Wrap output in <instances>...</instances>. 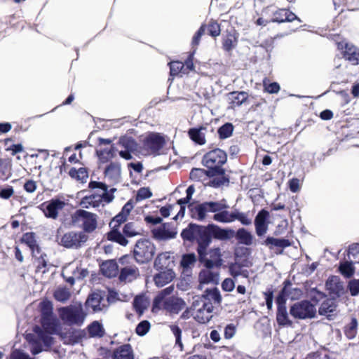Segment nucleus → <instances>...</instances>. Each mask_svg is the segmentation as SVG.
Segmentation results:
<instances>
[{
    "label": "nucleus",
    "instance_id": "obj_1",
    "mask_svg": "<svg viewBox=\"0 0 359 359\" xmlns=\"http://www.w3.org/2000/svg\"><path fill=\"white\" fill-rule=\"evenodd\" d=\"M89 187L96 191L81 199L80 205L83 208H98L112 201L114 197L107 193V186L105 184L93 181L89 183Z\"/></svg>",
    "mask_w": 359,
    "mask_h": 359
},
{
    "label": "nucleus",
    "instance_id": "obj_2",
    "mask_svg": "<svg viewBox=\"0 0 359 359\" xmlns=\"http://www.w3.org/2000/svg\"><path fill=\"white\" fill-rule=\"evenodd\" d=\"M211 243V238L206 236L198 242V253L200 261L206 268H213L222 265V252L219 248H214L207 251Z\"/></svg>",
    "mask_w": 359,
    "mask_h": 359
},
{
    "label": "nucleus",
    "instance_id": "obj_3",
    "mask_svg": "<svg viewBox=\"0 0 359 359\" xmlns=\"http://www.w3.org/2000/svg\"><path fill=\"white\" fill-rule=\"evenodd\" d=\"M58 315L61 320L67 325L81 326L85 321L86 313L81 302H76L58 309Z\"/></svg>",
    "mask_w": 359,
    "mask_h": 359
},
{
    "label": "nucleus",
    "instance_id": "obj_4",
    "mask_svg": "<svg viewBox=\"0 0 359 359\" xmlns=\"http://www.w3.org/2000/svg\"><path fill=\"white\" fill-rule=\"evenodd\" d=\"M224 207V205L217 201L204 202L189 205L191 217L198 221L207 219L210 213H215Z\"/></svg>",
    "mask_w": 359,
    "mask_h": 359
},
{
    "label": "nucleus",
    "instance_id": "obj_5",
    "mask_svg": "<svg viewBox=\"0 0 359 359\" xmlns=\"http://www.w3.org/2000/svg\"><path fill=\"white\" fill-rule=\"evenodd\" d=\"M155 252L156 247L149 239L138 240L133 250L135 260L142 264L151 261Z\"/></svg>",
    "mask_w": 359,
    "mask_h": 359
},
{
    "label": "nucleus",
    "instance_id": "obj_6",
    "mask_svg": "<svg viewBox=\"0 0 359 359\" xmlns=\"http://www.w3.org/2000/svg\"><path fill=\"white\" fill-rule=\"evenodd\" d=\"M72 221L87 233L94 231L97 226V215L84 210H76L72 216Z\"/></svg>",
    "mask_w": 359,
    "mask_h": 359
},
{
    "label": "nucleus",
    "instance_id": "obj_7",
    "mask_svg": "<svg viewBox=\"0 0 359 359\" xmlns=\"http://www.w3.org/2000/svg\"><path fill=\"white\" fill-rule=\"evenodd\" d=\"M191 309L194 319L200 323H206L212 317L213 306L211 302L196 299L193 302Z\"/></svg>",
    "mask_w": 359,
    "mask_h": 359
},
{
    "label": "nucleus",
    "instance_id": "obj_8",
    "mask_svg": "<svg viewBox=\"0 0 359 359\" xmlns=\"http://www.w3.org/2000/svg\"><path fill=\"white\" fill-rule=\"evenodd\" d=\"M227 159L226 153L219 149H216L208 152L203 158V165L209 169L220 173L222 170L220 168Z\"/></svg>",
    "mask_w": 359,
    "mask_h": 359
},
{
    "label": "nucleus",
    "instance_id": "obj_9",
    "mask_svg": "<svg viewBox=\"0 0 359 359\" xmlns=\"http://www.w3.org/2000/svg\"><path fill=\"white\" fill-rule=\"evenodd\" d=\"M41 312V325L48 333H53L57 330V320L53 316V304L50 301H43L40 304Z\"/></svg>",
    "mask_w": 359,
    "mask_h": 359
},
{
    "label": "nucleus",
    "instance_id": "obj_10",
    "mask_svg": "<svg viewBox=\"0 0 359 359\" xmlns=\"http://www.w3.org/2000/svg\"><path fill=\"white\" fill-rule=\"evenodd\" d=\"M290 313L297 319L312 318L316 315V308L309 301L304 300L294 303L290 307Z\"/></svg>",
    "mask_w": 359,
    "mask_h": 359
},
{
    "label": "nucleus",
    "instance_id": "obj_11",
    "mask_svg": "<svg viewBox=\"0 0 359 359\" xmlns=\"http://www.w3.org/2000/svg\"><path fill=\"white\" fill-rule=\"evenodd\" d=\"M88 240V236L82 231H69L65 233L60 244L67 248H78Z\"/></svg>",
    "mask_w": 359,
    "mask_h": 359
},
{
    "label": "nucleus",
    "instance_id": "obj_12",
    "mask_svg": "<svg viewBox=\"0 0 359 359\" xmlns=\"http://www.w3.org/2000/svg\"><path fill=\"white\" fill-rule=\"evenodd\" d=\"M185 306L184 302L177 297H171L161 302L159 305H153V310L164 309L170 313H178Z\"/></svg>",
    "mask_w": 359,
    "mask_h": 359
},
{
    "label": "nucleus",
    "instance_id": "obj_13",
    "mask_svg": "<svg viewBox=\"0 0 359 359\" xmlns=\"http://www.w3.org/2000/svg\"><path fill=\"white\" fill-rule=\"evenodd\" d=\"M337 47L342 51L346 60L354 65L359 64V49L357 47L344 41L338 43Z\"/></svg>",
    "mask_w": 359,
    "mask_h": 359
},
{
    "label": "nucleus",
    "instance_id": "obj_14",
    "mask_svg": "<svg viewBox=\"0 0 359 359\" xmlns=\"http://www.w3.org/2000/svg\"><path fill=\"white\" fill-rule=\"evenodd\" d=\"M118 146L124 149H118L121 157L129 160L132 158L131 152L137 149L135 141L130 137L124 136L120 138Z\"/></svg>",
    "mask_w": 359,
    "mask_h": 359
},
{
    "label": "nucleus",
    "instance_id": "obj_15",
    "mask_svg": "<svg viewBox=\"0 0 359 359\" xmlns=\"http://www.w3.org/2000/svg\"><path fill=\"white\" fill-rule=\"evenodd\" d=\"M165 140L158 133L149 134L144 140V147L151 153H157L164 145Z\"/></svg>",
    "mask_w": 359,
    "mask_h": 359
},
{
    "label": "nucleus",
    "instance_id": "obj_16",
    "mask_svg": "<svg viewBox=\"0 0 359 359\" xmlns=\"http://www.w3.org/2000/svg\"><path fill=\"white\" fill-rule=\"evenodd\" d=\"M177 233L176 228L170 224H164L152 230L154 237L161 241L174 238Z\"/></svg>",
    "mask_w": 359,
    "mask_h": 359
},
{
    "label": "nucleus",
    "instance_id": "obj_17",
    "mask_svg": "<svg viewBox=\"0 0 359 359\" xmlns=\"http://www.w3.org/2000/svg\"><path fill=\"white\" fill-rule=\"evenodd\" d=\"M79 262H74L69 263L63 268V273H72V276L69 277L67 279V281L72 285L74 284L75 279H81L88 275L87 270L79 269Z\"/></svg>",
    "mask_w": 359,
    "mask_h": 359
},
{
    "label": "nucleus",
    "instance_id": "obj_18",
    "mask_svg": "<svg viewBox=\"0 0 359 359\" xmlns=\"http://www.w3.org/2000/svg\"><path fill=\"white\" fill-rule=\"evenodd\" d=\"M105 179L112 184H117L121 180V168L117 162L110 163L104 169Z\"/></svg>",
    "mask_w": 359,
    "mask_h": 359
},
{
    "label": "nucleus",
    "instance_id": "obj_19",
    "mask_svg": "<svg viewBox=\"0 0 359 359\" xmlns=\"http://www.w3.org/2000/svg\"><path fill=\"white\" fill-rule=\"evenodd\" d=\"M278 311L276 320L279 325L283 326H290L292 322L288 317L286 306L285 305V300L283 297L280 295L277 299Z\"/></svg>",
    "mask_w": 359,
    "mask_h": 359
},
{
    "label": "nucleus",
    "instance_id": "obj_20",
    "mask_svg": "<svg viewBox=\"0 0 359 359\" xmlns=\"http://www.w3.org/2000/svg\"><path fill=\"white\" fill-rule=\"evenodd\" d=\"M65 206V203L60 199H52L46 205L43 212L46 217L56 219L60 210Z\"/></svg>",
    "mask_w": 359,
    "mask_h": 359
},
{
    "label": "nucleus",
    "instance_id": "obj_21",
    "mask_svg": "<svg viewBox=\"0 0 359 359\" xmlns=\"http://www.w3.org/2000/svg\"><path fill=\"white\" fill-rule=\"evenodd\" d=\"M209 233L215 238L221 241L229 240L234 235V231L230 229H222L215 224H209L207 226Z\"/></svg>",
    "mask_w": 359,
    "mask_h": 359
},
{
    "label": "nucleus",
    "instance_id": "obj_22",
    "mask_svg": "<svg viewBox=\"0 0 359 359\" xmlns=\"http://www.w3.org/2000/svg\"><path fill=\"white\" fill-rule=\"evenodd\" d=\"M217 203H222L224 205L221 210L215 212L212 217L213 219L220 223H231L233 222V211H228V205L225 200L217 201Z\"/></svg>",
    "mask_w": 359,
    "mask_h": 359
},
{
    "label": "nucleus",
    "instance_id": "obj_23",
    "mask_svg": "<svg viewBox=\"0 0 359 359\" xmlns=\"http://www.w3.org/2000/svg\"><path fill=\"white\" fill-rule=\"evenodd\" d=\"M325 285L327 290L334 296L339 297L344 292V285L339 276L330 277Z\"/></svg>",
    "mask_w": 359,
    "mask_h": 359
},
{
    "label": "nucleus",
    "instance_id": "obj_24",
    "mask_svg": "<svg viewBox=\"0 0 359 359\" xmlns=\"http://www.w3.org/2000/svg\"><path fill=\"white\" fill-rule=\"evenodd\" d=\"M294 20H297L300 22V20L292 12L286 9H278L273 13V17L271 21L281 23L284 22H292Z\"/></svg>",
    "mask_w": 359,
    "mask_h": 359
},
{
    "label": "nucleus",
    "instance_id": "obj_25",
    "mask_svg": "<svg viewBox=\"0 0 359 359\" xmlns=\"http://www.w3.org/2000/svg\"><path fill=\"white\" fill-rule=\"evenodd\" d=\"M212 268H206L199 273L200 284L217 285L219 282V273L212 270Z\"/></svg>",
    "mask_w": 359,
    "mask_h": 359
},
{
    "label": "nucleus",
    "instance_id": "obj_26",
    "mask_svg": "<svg viewBox=\"0 0 359 359\" xmlns=\"http://www.w3.org/2000/svg\"><path fill=\"white\" fill-rule=\"evenodd\" d=\"M118 148L114 146L107 147L97 149L96 153L100 163H105L114 158L116 153L118 152Z\"/></svg>",
    "mask_w": 359,
    "mask_h": 359
},
{
    "label": "nucleus",
    "instance_id": "obj_27",
    "mask_svg": "<svg viewBox=\"0 0 359 359\" xmlns=\"http://www.w3.org/2000/svg\"><path fill=\"white\" fill-rule=\"evenodd\" d=\"M140 276V272L135 266H127L121 269L119 279L122 282L130 283Z\"/></svg>",
    "mask_w": 359,
    "mask_h": 359
},
{
    "label": "nucleus",
    "instance_id": "obj_28",
    "mask_svg": "<svg viewBox=\"0 0 359 359\" xmlns=\"http://www.w3.org/2000/svg\"><path fill=\"white\" fill-rule=\"evenodd\" d=\"M269 217V212L264 210L260 211L255 220L256 233L259 236H263L267 231L266 221Z\"/></svg>",
    "mask_w": 359,
    "mask_h": 359
},
{
    "label": "nucleus",
    "instance_id": "obj_29",
    "mask_svg": "<svg viewBox=\"0 0 359 359\" xmlns=\"http://www.w3.org/2000/svg\"><path fill=\"white\" fill-rule=\"evenodd\" d=\"M175 277V273L172 269H163L154 277L156 286L161 287L169 283Z\"/></svg>",
    "mask_w": 359,
    "mask_h": 359
},
{
    "label": "nucleus",
    "instance_id": "obj_30",
    "mask_svg": "<svg viewBox=\"0 0 359 359\" xmlns=\"http://www.w3.org/2000/svg\"><path fill=\"white\" fill-rule=\"evenodd\" d=\"M207 133V127L200 126L198 128H193L189 129L188 133L189 137L195 143L203 145L205 143V135Z\"/></svg>",
    "mask_w": 359,
    "mask_h": 359
},
{
    "label": "nucleus",
    "instance_id": "obj_31",
    "mask_svg": "<svg viewBox=\"0 0 359 359\" xmlns=\"http://www.w3.org/2000/svg\"><path fill=\"white\" fill-rule=\"evenodd\" d=\"M172 263L170 252L159 254L154 261V267L157 270L170 269L168 267Z\"/></svg>",
    "mask_w": 359,
    "mask_h": 359
},
{
    "label": "nucleus",
    "instance_id": "obj_32",
    "mask_svg": "<svg viewBox=\"0 0 359 359\" xmlns=\"http://www.w3.org/2000/svg\"><path fill=\"white\" fill-rule=\"evenodd\" d=\"M113 359H134L130 345L125 344L117 348L114 351Z\"/></svg>",
    "mask_w": 359,
    "mask_h": 359
},
{
    "label": "nucleus",
    "instance_id": "obj_33",
    "mask_svg": "<svg viewBox=\"0 0 359 359\" xmlns=\"http://www.w3.org/2000/svg\"><path fill=\"white\" fill-rule=\"evenodd\" d=\"M248 97L246 92H232L228 95V99L231 108L241 106Z\"/></svg>",
    "mask_w": 359,
    "mask_h": 359
},
{
    "label": "nucleus",
    "instance_id": "obj_34",
    "mask_svg": "<svg viewBox=\"0 0 359 359\" xmlns=\"http://www.w3.org/2000/svg\"><path fill=\"white\" fill-rule=\"evenodd\" d=\"M198 299H203L204 302H211L212 306H213V304H220L222 297L220 295L219 291L217 288L213 287L212 289H207L205 290V294H203L202 297H200Z\"/></svg>",
    "mask_w": 359,
    "mask_h": 359
},
{
    "label": "nucleus",
    "instance_id": "obj_35",
    "mask_svg": "<svg viewBox=\"0 0 359 359\" xmlns=\"http://www.w3.org/2000/svg\"><path fill=\"white\" fill-rule=\"evenodd\" d=\"M103 275L108 278L114 277L118 273V265L114 260L103 262L100 266Z\"/></svg>",
    "mask_w": 359,
    "mask_h": 359
},
{
    "label": "nucleus",
    "instance_id": "obj_36",
    "mask_svg": "<svg viewBox=\"0 0 359 359\" xmlns=\"http://www.w3.org/2000/svg\"><path fill=\"white\" fill-rule=\"evenodd\" d=\"M102 298L98 293H93L90 294L86 302V306L92 309L93 312H97L102 310L101 302Z\"/></svg>",
    "mask_w": 359,
    "mask_h": 359
},
{
    "label": "nucleus",
    "instance_id": "obj_37",
    "mask_svg": "<svg viewBox=\"0 0 359 359\" xmlns=\"http://www.w3.org/2000/svg\"><path fill=\"white\" fill-rule=\"evenodd\" d=\"M236 238L241 244L251 245L254 242L253 235L246 229H239L236 233Z\"/></svg>",
    "mask_w": 359,
    "mask_h": 359
},
{
    "label": "nucleus",
    "instance_id": "obj_38",
    "mask_svg": "<svg viewBox=\"0 0 359 359\" xmlns=\"http://www.w3.org/2000/svg\"><path fill=\"white\" fill-rule=\"evenodd\" d=\"M21 241L22 243L27 244L32 251L33 256L36 257V253H39V248L36 244L34 233L28 232L25 233Z\"/></svg>",
    "mask_w": 359,
    "mask_h": 359
},
{
    "label": "nucleus",
    "instance_id": "obj_39",
    "mask_svg": "<svg viewBox=\"0 0 359 359\" xmlns=\"http://www.w3.org/2000/svg\"><path fill=\"white\" fill-rule=\"evenodd\" d=\"M107 238L109 241L116 242L123 246H126L128 243V240L117 229L116 224H114L111 231L108 233Z\"/></svg>",
    "mask_w": 359,
    "mask_h": 359
},
{
    "label": "nucleus",
    "instance_id": "obj_40",
    "mask_svg": "<svg viewBox=\"0 0 359 359\" xmlns=\"http://www.w3.org/2000/svg\"><path fill=\"white\" fill-rule=\"evenodd\" d=\"M238 34L233 31L229 32L224 39L222 46L226 51H230L234 48L237 44Z\"/></svg>",
    "mask_w": 359,
    "mask_h": 359
},
{
    "label": "nucleus",
    "instance_id": "obj_41",
    "mask_svg": "<svg viewBox=\"0 0 359 359\" xmlns=\"http://www.w3.org/2000/svg\"><path fill=\"white\" fill-rule=\"evenodd\" d=\"M88 331L90 337H102L104 334V329L101 323L94 321L88 327Z\"/></svg>",
    "mask_w": 359,
    "mask_h": 359
},
{
    "label": "nucleus",
    "instance_id": "obj_42",
    "mask_svg": "<svg viewBox=\"0 0 359 359\" xmlns=\"http://www.w3.org/2000/svg\"><path fill=\"white\" fill-rule=\"evenodd\" d=\"M194 192H195V188L193 185H191L187 188V189L186 191L187 196L185 198H181L177 201V203L180 205V210L178 212V215L175 218H176L177 217H179L180 215H181V217L184 216V210H185L184 205L190 201Z\"/></svg>",
    "mask_w": 359,
    "mask_h": 359
},
{
    "label": "nucleus",
    "instance_id": "obj_43",
    "mask_svg": "<svg viewBox=\"0 0 359 359\" xmlns=\"http://www.w3.org/2000/svg\"><path fill=\"white\" fill-rule=\"evenodd\" d=\"M69 174L72 178L81 183L86 182L88 177V172L85 168H80L79 169L72 168Z\"/></svg>",
    "mask_w": 359,
    "mask_h": 359
},
{
    "label": "nucleus",
    "instance_id": "obj_44",
    "mask_svg": "<svg viewBox=\"0 0 359 359\" xmlns=\"http://www.w3.org/2000/svg\"><path fill=\"white\" fill-rule=\"evenodd\" d=\"M336 309V304L333 299H327L324 301L319 308L320 315L330 316Z\"/></svg>",
    "mask_w": 359,
    "mask_h": 359
},
{
    "label": "nucleus",
    "instance_id": "obj_45",
    "mask_svg": "<svg viewBox=\"0 0 359 359\" xmlns=\"http://www.w3.org/2000/svg\"><path fill=\"white\" fill-rule=\"evenodd\" d=\"M54 298L60 302H65L71 297V292L69 289L65 287H58L53 293Z\"/></svg>",
    "mask_w": 359,
    "mask_h": 359
},
{
    "label": "nucleus",
    "instance_id": "obj_46",
    "mask_svg": "<svg viewBox=\"0 0 359 359\" xmlns=\"http://www.w3.org/2000/svg\"><path fill=\"white\" fill-rule=\"evenodd\" d=\"M123 232L126 236L133 237L140 235L141 229L135 222H128L124 225Z\"/></svg>",
    "mask_w": 359,
    "mask_h": 359
},
{
    "label": "nucleus",
    "instance_id": "obj_47",
    "mask_svg": "<svg viewBox=\"0 0 359 359\" xmlns=\"http://www.w3.org/2000/svg\"><path fill=\"white\" fill-rule=\"evenodd\" d=\"M134 307L137 312L141 315L149 306V301L144 296H137L133 302Z\"/></svg>",
    "mask_w": 359,
    "mask_h": 359
},
{
    "label": "nucleus",
    "instance_id": "obj_48",
    "mask_svg": "<svg viewBox=\"0 0 359 359\" xmlns=\"http://www.w3.org/2000/svg\"><path fill=\"white\" fill-rule=\"evenodd\" d=\"M198 226L195 224H189L187 228L184 229L181 233L183 239L192 241L196 237Z\"/></svg>",
    "mask_w": 359,
    "mask_h": 359
},
{
    "label": "nucleus",
    "instance_id": "obj_49",
    "mask_svg": "<svg viewBox=\"0 0 359 359\" xmlns=\"http://www.w3.org/2000/svg\"><path fill=\"white\" fill-rule=\"evenodd\" d=\"M174 287L172 285L169 286L163 290L154 299L153 305H159L161 302L164 301L167 298H170L172 296L170 294L173 292Z\"/></svg>",
    "mask_w": 359,
    "mask_h": 359
},
{
    "label": "nucleus",
    "instance_id": "obj_50",
    "mask_svg": "<svg viewBox=\"0 0 359 359\" xmlns=\"http://www.w3.org/2000/svg\"><path fill=\"white\" fill-rule=\"evenodd\" d=\"M348 258L351 262L359 264V244H353L349 247Z\"/></svg>",
    "mask_w": 359,
    "mask_h": 359
},
{
    "label": "nucleus",
    "instance_id": "obj_51",
    "mask_svg": "<svg viewBox=\"0 0 359 359\" xmlns=\"http://www.w3.org/2000/svg\"><path fill=\"white\" fill-rule=\"evenodd\" d=\"M170 74L177 76L180 74H184V65L179 61H175L170 63Z\"/></svg>",
    "mask_w": 359,
    "mask_h": 359
},
{
    "label": "nucleus",
    "instance_id": "obj_52",
    "mask_svg": "<svg viewBox=\"0 0 359 359\" xmlns=\"http://www.w3.org/2000/svg\"><path fill=\"white\" fill-rule=\"evenodd\" d=\"M357 320L353 318L345 327V334L348 339H353L355 337L357 334Z\"/></svg>",
    "mask_w": 359,
    "mask_h": 359
},
{
    "label": "nucleus",
    "instance_id": "obj_53",
    "mask_svg": "<svg viewBox=\"0 0 359 359\" xmlns=\"http://www.w3.org/2000/svg\"><path fill=\"white\" fill-rule=\"evenodd\" d=\"M339 271L343 276L346 278H350L353 274L354 271L351 262L341 263L339 266Z\"/></svg>",
    "mask_w": 359,
    "mask_h": 359
},
{
    "label": "nucleus",
    "instance_id": "obj_54",
    "mask_svg": "<svg viewBox=\"0 0 359 359\" xmlns=\"http://www.w3.org/2000/svg\"><path fill=\"white\" fill-rule=\"evenodd\" d=\"M236 220H238L243 225H249L252 223V219L248 217L247 214L237 210L233 211V222Z\"/></svg>",
    "mask_w": 359,
    "mask_h": 359
},
{
    "label": "nucleus",
    "instance_id": "obj_55",
    "mask_svg": "<svg viewBox=\"0 0 359 359\" xmlns=\"http://www.w3.org/2000/svg\"><path fill=\"white\" fill-rule=\"evenodd\" d=\"M196 262V257L194 254L185 255L182 257L181 265L184 269L192 266Z\"/></svg>",
    "mask_w": 359,
    "mask_h": 359
},
{
    "label": "nucleus",
    "instance_id": "obj_56",
    "mask_svg": "<svg viewBox=\"0 0 359 359\" xmlns=\"http://www.w3.org/2000/svg\"><path fill=\"white\" fill-rule=\"evenodd\" d=\"M233 126L231 123L223 125L218 130L219 137L223 139L230 137L233 133Z\"/></svg>",
    "mask_w": 359,
    "mask_h": 359
},
{
    "label": "nucleus",
    "instance_id": "obj_57",
    "mask_svg": "<svg viewBox=\"0 0 359 359\" xmlns=\"http://www.w3.org/2000/svg\"><path fill=\"white\" fill-rule=\"evenodd\" d=\"M83 331L81 330H74L72 332H69V339L67 343L69 344H76L79 343L82 338L84 337Z\"/></svg>",
    "mask_w": 359,
    "mask_h": 359
},
{
    "label": "nucleus",
    "instance_id": "obj_58",
    "mask_svg": "<svg viewBox=\"0 0 359 359\" xmlns=\"http://www.w3.org/2000/svg\"><path fill=\"white\" fill-rule=\"evenodd\" d=\"M150 328V323L147 320H143L136 327V332L140 336L146 334Z\"/></svg>",
    "mask_w": 359,
    "mask_h": 359
},
{
    "label": "nucleus",
    "instance_id": "obj_59",
    "mask_svg": "<svg viewBox=\"0 0 359 359\" xmlns=\"http://www.w3.org/2000/svg\"><path fill=\"white\" fill-rule=\"evenodd\" d=\"M208 31L209 34L213 37L219 36L220 34L219 25L215 21L210 22L208 25Z\"/></svg>",
    "mask_w": 359,
    "mask_h": 359
},
{
    "label": "nucleus",
    "instance_id": "obj_60",
    "mask_svg": "<svg viewBox=\"0 0 359 359\" xmlns=\"http://www.w3.org/2000/svg\"><path fill=\"white\" fill-rule=\"evenodd\" d=\"M152 196V194L149 188L142 187L140 188L137 193L136 200L137 201H140L147 198H150Z\"/></svg>",
    "mask_w": 359,
    "mask_h": 359
},
{
    "label": "nucleus",
    "instance_id": "obj_61",
    "mask_svg": "<svg viewBox=\"0 0 359 359\" xmlns=\"http://www.w3.org/2000/svg\"><path fill=\"white\" fill-rule=\"evenodd\" d=\"M266 242L267 243L280 248H285L290 245V242L285 239L268 238Z\"/></svg>",
    "mask_w": 359,
    "mask_h": 359
},
{
    "label": "nucleus",
    "instance_id": "obj_62",
    "mask_svg": "<svg viewBox=\"0 0 359 359\" xmlns=\"http://www.w3.org/2000/svg\"><path fill=\"white\" fill-rule=\"evenodd\" d=\"M10 359H33L29 355L20 349H15L10 355Z\"/></svg>",
    "mask_w": 359,
    "mask_h": 359
},
{
    "label": "nucleus",
    "instance_id": "obj_63",
    "mask_svg": "<svg viewBox=\"0 0 359 359\" xmlns=\"http://www.w3.org/2000/svg\"><path fill=\"white\" fill-rule=\"evenodd\" d=\"M348 289L352 296L359 294V279L351 280L348 283Z\"/></svg>",
    "mask_w": 359,
    "mask_h": 359
},
{
    "label": "nucleus",
    "instance_id": "obj_64",
    "mask_svg": "<svg viewBox=\"0 0 359 359\" xmlns=\"http://www.w3.org/2000/svg\"><path fill=\"white\" fill-rule=\"evenodd\" d=\"M309 359H334L325 351L315 352L309 355Z\"/></svg>",
    "mask_w": 359,
    "mask_h": 359
}]
</instances>
